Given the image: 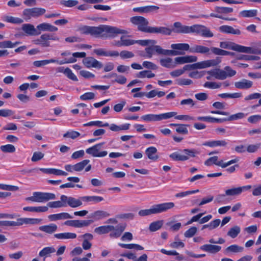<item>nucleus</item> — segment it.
Segmentation results:
<instances>
[{
	"label": "nucleus",
	"instance_id": "nucleus-48",
	"mask_svg": "<svg viewBox=\"0 0 261 261\" xmlns=\"http://www.w3.org/2000/svg\"><path fill=\"white\" fill-rule=\"evenodd\" d=\"M79 2L76 0H62L60 2V4L64 7L71 8L76 6Z\"/></svg>",
	"mask_w": 261,
	"mask_h": 261
},
{
	"label": "nucleus",
	"instance_id": "nucleus-7",
	"mask_svg": "<svg viewBox=\"0 0 261 261\" xmlns=\"http://www.w3.org/2000/svg\"><path fill=\"white\" fill-rule=\"evenodd\" d=\"M46 10L44 8L34 7L27 8L23 10L22 13V18L24 20L28 21L32 18H38L44 14Z\"/></svg>",
	"mask_w": 261,
	"mask_h": 261
},
{
	"label": "nucleus",
	"instance_id": "nucleus-11",
	"mask_svg": "<svg viewBox=\"0 0 261 261\" xmlns=\"http://www.w3.org/2000/svg\"><path fill=\"white\" fill-rule=\"evenodd\" d=\"M104 143L97 144L86 150V152L93 157H104L108 154L107 151H99Z\"/></svg>",
	"mask_w": 261,
	"mask_h": 261
},
{
	"label": "nucleus",
	"instance_id": "nucleus-19",
	"mask_svg": "<svg viewBox=\"0 0 261 261\" xmlns=\"http://www.w3.org/2000/svg\"><path fill=\"white\" fill-rule=\"evenodd\" d=\"M145 153L147 158L152 161H156L159 158V156L158 154V150L154 146H150L147 148L145 150Z\"/></svg>",
	"mask_w": 261,
	"mask_h": 261
},
{
	"label": "nucleus",
	"instance_id": "nucleus-5",
	"mask_svg": "<svg viewBox=\"0 0 261 261\" xmlns=\"http://www.w3.org/2000/svg\"><path fill=\"white\" fill-rule=\"evenodd\" d=\"M155 44H150L148 47L145 48V50L146 54V57L151 58L153 56V50H155V53L158 55H162L165 56H176L182 55V51L177 50H172L163 49L159 45H155Z\"/></svg>",
	"mask_w": 261,
	"mask_h": 261
},
{
	"label": "nucleus",
	"instance_id": "nucleus-14",
	"mask_svg": "<svg viewBox=\"0 0 261 261\" xmlns=\"http://www.w3.org/2000/svg\"><path fill=\"white\" fill-rule=\"evenodd\" d=\"M221 48L231 49L240 53H243L244 46L236 44L231 41H222L220 42Z\"/></svg>",
	"mask_w": 261,
	"mask_h": 261
},
{
	"label": "nucleus",
	"instance_id": "nucleus-28",
	"mask_svg": "<svg viewBox=\"0 0 261 261\" xmlns=\"http://www.w3.org/2000/svg\"><path fill=\"white\" fill-rule=\"evenodd\" d=\"M37 29L39 32L41 31H49V32H56L58 31V28L53 25L48 23H40L37 26Z\"/></svg>",
	"mask_w": 261,
	"mask_h": 261
},
{
	"label": "nucleus",
	"instance_id": "nucleus-27",
	"mask_svg": "<svg viewBox=\"0 0 261 261\" xmlns=\"http://www.w3.org/2000/svg\"><path fill=\"white\" fill-rule=\"evenodd\" d=\"M253 83L252 81L246 80L242 79L240 81L234 83V86L236 88L240 89H247L252 87Z\"/></svg>",
	"mask_w": 261,
	"mask_h": 261
},
{
	"label": "nucleus",
	"instance_id": "nucleus-10",
	"mask_svg": "<svg viewBox=\"0 0 261 261\" xmlns=\"http://www.w3.org/2000/svg\"><path fill=\"white\" fill-rule=\"evenodd\" d=\"M177 115L175 112H170L160 114H149L142 116L141 118L146 122L159 121L164 119H168Z\"/></svg>",
	"mask_w": 261,
	"mask_h": 261
},
{
	"label": "nucleus",
	"instance_id": "nucleus-46",
	"mask_svg": "<svg viewBox=\"0 0 261 261\" xmlns=\"http://www.w3.org/2000/svg\"><path fill=\"white\" fill-rule=\"evenodd\" d=\"M184 70L190 71L192 70H195L197 69H202L201 62L194 63L193 64H187L185 65L184 67Z\"/></svg>",
	"mask_w": 261,
	"mask_h": 261
},
{
	"label": "nucleus",
	"instance_id": "nucleus-47",
	"mask_svg": "<svg viewBox=\"0 0 261 261\" xmlns=\"http://www.w3.org/2000/svg\"><path fill=\"white\" fill-rule=\"evenodd\" d=\"M240 231V227L236 225L230 228L227 232V235L233 239L237 237Z\"/></svg>",
	"mask_w": 261,
	"mask_h": 261
},
{
	"label": "nucleus",
	"instance_id": "nucleus-21",
	"mask_svg": "<svg viewBox=\"0 0 261 261\" xmlns=\"http://www.w3.org/2000/svg\"><path fill=\"white\" fill-rule=\"evenodd\" d=\"M73 217L68 213H61L56 214H51L48 216V218L50 221H56L60 220H64L72 218Z\"/></svg>",
	"mask_w": 261,
	"mask_h": 261
},
{
	"label": "nucleus",
	"instance_id": "nucleus-32",
	"mask_svg": "<svg viewBox=\"0 0 261 261\" xmlns=\"http://www.w3.org/2000/svg\"><path fill=\"white\" fill-rule=\"evenodd\" d=\"M160 62L162 66L166 68H174L176 67V65L173 62L172 59L170 58L161 59L160 60Z\"/></svg>",
	"mask_w": 261,
	"mask_h": 261
},
{
	"label": "nucleus",
	"instance_id": "nucleus-42",
	"mask_svg": "<svg viewBox=\"0 0 261 261\" xmlns=\"http://www.w3.org/2000/svg\"><path fill=\"white\" fill-rule=\"evenodd\" d=\"M47 205V207H49L50 208H59L62 207H65L67 206L65 202L61 199L59 201L49 202Z\"/></svg>",
	"mask_w": 261,
	"mask_h": 261
},
{
	"label": "nucleus",
	"instance_id": "nucleus-24",
	"mask_svg": "<svg viewBox=\"0 0 261 261\" xmlns=\"http://www.w3.org/2000/svg\"><path fill=\"white\" fill-rule=\"evenodd\" d=\"M219 31L221 33L226 34H231L238 35L241 34V31L239 29H235L233 27L227 25L220 26L219 28Z\"/></svg>",
	"mask_w": 261,
	"mask_h": 261
},
{
	"label": "nucleus",
	"instance_id": "nucleus-57",
	"mask_svg": "<svg viewBox=\"0 0 261 261\" xmlns=\"http://www.w3.org/2000/svg\"><path fill=\"white\" fill-rule=\"evenodd\" d=\"M241 194V189L239 187L231 188L225 191L227 196H236Z\"/></svg>",
	"mask_w": 261,
	"mask_h": 261
},
{
	"label": "nucleus",
	"instance_id": "nucleus-3",
	"mask_svg": "<svg viewBox=\"0 0 261 261\" xmlns=\"http://www.w3.org/2000/svg\"><path fill=\"white\" fill-rule=\"evenodd\" d=\"M126 227L125 223H120L116 227L113 225H104L96 227L94 232L98 234H106L110 232L111 238H118L120 237Z\"/></svg>",
	"mask_w": 261,
	"mask_h": 261
},
{
	"label": "nucleus",
	"instance_id": "nucleus-56",
	"mask_svg": "<svg viewBox=\"0 0 261 261\" xmlns=\"http://www.w3.org/2000/svg\"><path fill=\"white\" fill-rule=\"evenodd\" d=\"M182 152L186 156H188V160L190 158H194L196 154H199V152L195 149H185Z\"/></svg>",
	"mask_w": 261,
	"mask_h": 261
},
{
	"label": "nucleus",
	"instance_id": "nucleus-49",
	"mask_svg": "<svg viewBox=\"0 0 261 261\" xmlns=\"http://www.w3.org/2000/svg\"><path fill=\"white\" fill-rule=\"evenodd\" d=\"M220 60H210L201 62L202 68H205L212 66H216L220 63Z\"/></svg>",
	"mask_w": 261,
	"mask_h": 261
},
{
	"label": "nucleus",
	"instance_id": "nucleus-45",
	"mask_svg": "<svg viewBox=\"0 0 261 261\" xmlns=\"http://www.w3.org/2000/svg\"><path fill=\"white\" fill-rule=\"evenodd\" d=\"M90 162L89 160H84L81 162H79L73 165L74 171L79 172L82 171L86 166H87Z\"/></svg>",
	"mask_w": 261,
	"mask_h": 261
},
{
	"label": "nucleus",
	"instance_id": "nucleus-61",
	"mask_svg": "<svg viewBox=\"0 0 261 261\" xmlns=\"http://www.w3.org/2000/svg\"><path fill=\"white\" fill-rule=\"evenodd\" d=\"M157 43L156 41L155 40H136V43H138L140 45L145 46H149L152 44H156Z\"/></svg>",
	"mask_w": 261,
	"mask_h": 261
},
{
	"label": "nucleus",
	"instance_id": "nucleus-6",
	"mask_svg": "<svg viewBox=\"0 0 261 261\" xmlns=\"http://www.w3.org/2000/svg\"><path fill=\"white\" fill-rule=\"evenodd\" d=\"M55 199L56 195L54 193L35 192L32 196L26 198L25 200L35 202H44Z\"/></svg>",
	"mask_w": 261,
	"mask_h": 261
},
{
	"label": "nucleus",
	"instance_id": "nucleus-44",
	"mask_svg": "<svg viewBox=\"0 0 261 261\" xmlns=\"http://www.w3.org/2000/svg\"><path fill=\"white\" fill-rule=\"evenodd\" d=\"M155 76V74L153 73L150 70H143L141 71L136 74V77L138 78H152Z\"/></svg>",
	"mask_w": 261,
	"mask_h": 261
},
{
	"label": "nucleus",
	"instance_id": "nucleus-38",
	"mask_svg": "<svg viewBox=\"0 0 261 261\" xmlns=\"http://www.w3.org/2000/svg\"><path fill=\"white\" fill-rule=\"evenodd\" d=\"M110 214L103 211H97L92 214V217L95 220H100L110 216Z\"/></svg>",
	"mask_w": 261,
	"mask_h": 261
},
{
	"label": "nucleus",
	"instance_id": "nucleus-50",
	"mask_svg": "<svg viewBox=\"0 0 261 261\" xmlns=\"http://www.w3.org/2000/svg\"><path fill=\"white\" fill-rule=\"evenodd\" d=\"M256 10H243L240 13V15L243 17H252L257 15Z\"/></svg>",
	"mask_w": 261,
	"mask_h": 261
},
{
	"label": "nucleus",
	"instance_id": "nucleus-39",
	"mask_svg": "<svg viewBox=\"0 0 261 261\" xmlns=\"http://www.w3.org/2000/svg\"><path fill=\"white\" fill-rule=\"evenodd\" d=\"M170 158L174 161H185L188 160V156H186L185 154H181L178 152H173L170 154Z\"/></svg>",
	"mask_w": 261,
	"mask_h": 261
},
{
	"label": "nucleus",
	"instance_id": "nucleus-26",
	"mask_svg": "<svg viewBox=\"0 0 261 261\" xmlns=\"http://www.w3.org/2000/svg\"><path fill=\"white\" fill-rule=\"evenodd\" d=\"M39 229L47 234H51L57 230L58 226L56 224L50 223L48 225L40 226Z\"/></svg>",
	"mask_w": 261,
	"mask_h": 261
},
{
	"label": "nucleus",
	"instance_id": "nucleus-40",
	"mask_svg": "<svg viewBox=\"0 0 261 261\" xmlns=\"http://www.w3.org/2000/svg\"><path fill=\"white\" fill-rule=\"evenodd\" d=\"M213 54L215 55L218 56H235L236 53L233 52H230L225 50H223L221 48H213Z\"/></svg>",
	"mask_w": 261,
	"mask_h": 261
},
{
	"label": "nucleus",
	"instance_id": "nucleus-55",
	"mask_svg": "<svg viewBox=\"0 0 261 261\" xmlns=\"http://www.w3.org/2000/svg\"><path fill=\"white\" fill-rule=\"evenodd\" d=\"M5 20L8 22L14 24H21L23 22V19L18 17H15L11 16H7L5 17Z\"/></svg>",
	"mask_w": 261,
	"mask_h": 261
},
{
	"label": "nucleus",
	"instance_id": "nucleus-25",
	"mask_svg": "<svg viewBox=\"0 0 261 261\" xmlns=\"http://www.w3.org/2000/svg\"><path fill=\"white\" fill-rule=\"evenodd\" d=\"M202 145L210 147H226L228 145V142L225 140H214L205 142Z\"/></svg>",
	"mask_w": 261,
	"mask_h": 261
},
{
	"label": "nucleus",
	"instance_id": "nucleus-37",
	"mask_svg": "<svg viewBox=\"0 0 261 261\" xmlns=\"http://www.w3.org/2000/svg\"><path fill=\"white\" fill-rule=\"evenodd\" d=\"M243 247L238 246V245H232L227 247L225 250V253H238L241 252L243 251Z\"/></svg>",
	"mask_w": 261,
	"mask_h": 261
},
{
	"label": "nucleus",
	"instance_id": "nucleus-16",
	"mask_svg": "<svg viewBox=\"0 0 261 261\" xmlns=\"http://www.w3.org/2000/svg\"><path fill=\"white\" fill-rule=\"evenodd\" d=\"M21 30L27 36H37L41 34L40 32L38 31L37 29L30 23L23 24L21 26Z\"/></svg>",
	"mask_w": 261,
	"mask_h": 261
},
{
	"label": "nucleus",
	"instance_id": "nucleus-23",
	"mask_svg": "<svg viewBox=\"0 0 261 261\" xmlns=\"http://www.w3.org/2000/svg\"><path fill=\"white\" fill-rule=\"evenodd\" d=\"M159 9V7L156 6H146L141 7H136L133 8V11L140 13H147L153 11H156Z\"/></svg>",
	"mask_w": 261,
	"mask_h": 261
},
{
	"label": "nucleus",
	"instance_id": "nucleus-41",
	"mask_svg": "<svg viewBox=\"0 0 261 261\" xmlns=\"http://www.w3.org/2000/svg\"><path fill=\"white\" fill-rule=\"evenodd\" d=\"M166 225L169 227V229L173 231H178L181 227V224L180 222H177L174 224L173 220L168 221L166 223Z\"/></svg>",
	"mask_w": 261,
	"mask_h": 261
},
{
	"label": "nucleus",
	"instance_id": "nucleus-4",
	"mask_svg": "<svg viewBox=\"0 0 261 261\" xmlns=\"http://www.w3.org/2000/svg\"><path fill=\"white\" fill-rule=\"evenodd\" d=\"M174 205V203L172 202L155 204L152 205L149 209L140 210L138 214L140 216L144 217L152 214H160L171 209Z\"/></svg>",
	"mask_w": 261,
	"mask_h": 261
},
{
	"label": "nucleus",
	"instance_id": "nucleus-63",
	"mask_svg": "<svg viewBox=\"0 0 261 261\" xmlns=\"http://www.w3.org/2000/svg\"><path fill=\"white\" fill-rule=\"evenodd\" d=\"M64 74L67 76L68 78L73 81H78L76 75L72 72V70L69 68L67 67L65 68Z\"/></svg>",
	"mask_w": 261,
	"mask_h": 261
},
{
	"label": "nucleus",
	"instance_id": "nucleus-9",
	"mask_svg": "<svg viewBox=\"0 0 261 261\" xmlns=\"http://www.w3.org/2000/svg\"><path fill=\"white\" fill-rule=\"evenodd\" d=\"M130 21L137 26L139 31L149 33L151 27L148 26L149 22L145 17L140 16H133L130 18Z\"/></svg>",
	"mask_w": 261,
	"mask_h": 261
},
{
	"label": "nucleus",
	"instance_id": "nucleus-62",
	"mask_svg": "<svg viewBox=\"0 0 261 261\" xmlns=\"http://www.w3.org/2000/svg\"><path fill=\"white\" fill-rule=\"evenodd\" d=\"M80 136V133L74 130L68 131L63 135L64 138H70L75 139Z\"/></svg>",
	"mask_w": 261,
	"mask_h": 261
},
{
	"label": "nucleus",
	"instance_id": "nucleus-64",
	"mask_svg": "<svg viewBox=\"0 0 261 261\" xmlns=\"http://www.w3.org/2000/svg\"><path fill=\"white\" fill-rule=\"evenodd\" d=\"M197 229L196 227L193 226L185 231L184 236L186 238H190L193 237L196 233Z\"/></svg>",
	"mask_w": 261,
	"mask_h": 261
},
{
	"label": "nucleus",
	"instance_id": "nucleus-13",
	"mask_svg": "<svg viewBox=\"0 0 261 261\" xmlns=\"http://www.w3.org/2000/svg\"><path fill=\"white\" fill-rule=\"evenodd\" d=\"M213 48H217V47H211V48H209L201 45H195L191 47L190 53L210 55L211 54V51L213 54Z\"/></svg>",
	"mask_w": 261,
	"mask_h": 261
},
{
	"label": "nucleus",
	"instance_id": "nucleus-12",
	"mask_svg": "<svg viewBox=\"0 0 261 261\" xmlns=\"http://www.w3.org/2000/svg\"><path fill=\"white\" fill-rule=\"evenodd\" d=\"M60 199L65 202L67 205L71 207H77L82 205V199H81V197L79 199H76L73 197L62 195L60 197Z\"/></svg>",
	"mask_w": 261,
	"mask_h": 261
},
{
	"label": "nucleus",
	"instance_id": "nucleus-33",
	"mask_svg": "<svg viewBox=\"0 0 261 261\" xmlns=\"http://www.w3.org/2000/svg\"><path fill=\"white\" fill-rule=\"evenodd\" d=\"M20 225H22L23 224H39L42 219L37 218H19L18 219Z\"/></svg>",
	"mask_w": 261,
	"mask_h": 261
},
{
	"label": "nucleus",
	"instance_id": "nucleus-29",
	"mask_svg": "<svg viewBox=\"0 0 261 261\" xmlns=\"http://www.w3.org/2000/svg\"><path fill=\"white\" fill-rule=\"evenodd\" d=\"M54 237L59 240L74 239L76 238V234L72 232H63L55 234Z\"/></svg>",
	"mask_w": 261,
	"mask_h": 261
},
{
	"label": "nucleus",
	"instance_id": "nucleus-18",
	"mask_svg": "<svg viewBox=\"0 0 261 261\" xmlns=\"http://www.w3.org/2000/svg\"><path fill=\"white\" fill-rule=\"evenodd\" d=\"M207 73L217 80H224L227 78L226 72L224 70L215 69L208 71Z\"/></svg>",
	"mask_w": 261,
	"mask_h": 261
},
{
	"label": "nucleus",
	"instance_id": "nucleus-59",
	"mask_svg": "<svg viewBox=\"0 0 261 261\" xmlns=\"http://www.w3.org/2000/svg\"><path fill=\"white\" fill-rule=\"evenodd\" d=\"M0 148L3 152L9 153H13L15 152L16 150L15 146L12 144L2 145L1 146Z\"/></svg>",
	"mask_w": 261,
	"mask_h": 261
},
{
	"label": "nucleus",
	"instance_id": "nucleus-58",
	"mask_svg": "<svg viewBox=\"0 0 261 261\" xmlns=\"http://www.w3.org/2000/svg\"><path fill=\"white\" fill-rule=\"evenodd\" d=\"M243 53L261 55V49L244 46Z\"/></svg>",
	"mask_w": 261,
	"mask_h": 261
},
{
	"label": "nucleus",
	"instance_id": "nucleus-2",
	"mask_svg": "<svg viewBox=\"0 0 261 261\" xmlns=\"http://www.w3.org/2000/svg\"><path fill=\"white\" fill-rule=\"evenodd\" d=\"M173 26L175 29L174 32L176 33H195L204 38H212L214 35L210 28L201 24H194L192 26H187L182 25L179 22H175L174 23Z\"/></svg>",
	"mask_w": 261,
	"mask_h": 261
},
{
	"label": "nucleus",
	"instance_id": "nucleus-52",
	"mask_svg": "<svg viewBox=\"0 0 261 261\" xmlns=\"http://www.w3.org/2000/svg\"><path fill=\"white\" fill-rule=\"evenodd\" d=\"M81 199L87 202L93 201L94 202H99L103 200V198L102 197L96 196H83L81 197Z\"/></svg>",
	"mask_w": 261,
	"mask_h": 261
},
{
	"label": "nucleus",
	"instance_id": "nucleus-17",
	"mask_svg": "<svg viewBox=\"0 0 261 261\" xmlns=\"http://www.w3.org/2000/svg\"><path fill=\"white\" fill-rule=\"evenodd\" d=\"M93 52L97 56L116 57L119 56V52L116 50H106L103 48L95 49Z\"/></svg>",
	"mask_w": 261,
	"mask_h": 261
},
{
	"label": "nucleus",
	"instance_id": "nucleus-20",
	"mask_svg": "<svg viewBox=\"0 0 261 261\" xmlns=\"http://www.w3.org/2000/svg\"><path fill=\"white\" fill-rule=\"evenodd\" d=\"M200 249L208 253L215 254L221 250V247L213 244H204L200 246Z\"/></svg>",
	"mask_w": 261,
	"mask_h": 261
},
{
	"label": "nucleus",
	"instance_id": "nucleus-8",
	"mask_svg": "<svg viewBox=\"0 0 261 261\" xmlns=\"http://www.w3.org/2000/svg\"><path fill=\"white\" fill-rule=\"evenodd\" d=\"M50 40L59 41V38L51 34L44 33L42 34L39 38L33 40V42L36 44L41 46L43 47H48L50 46Z\"/></svg>",
	"mask_w": 261,
	"mask_h": 261
},
{
	"label": "nucleus",
	"instance_id": "nucleus-36",
	"mask_svg": "<svg viewBox=\"0 0 261 261\" xmlns=\"http://www.w3.org/2000/svg\"><path fill=\"white\" fill-rule=\"evenodd\" d=\"M130 124L128 123L124 124L120 126L115 124H111L110 129L113 132H119L121 130H128L129 128Z\"/></svg>",
	"mask_w": 261,
	"mask_h": 261
},
{
	"label": "nucleus",
	"instance_id": "nucleus-31",
	"mask_svg": "<svg viewBox=\"0 0 261 261\" xmlns=\"http://www.w3.org/2000/svg\"><path fill=\"white\" fill-rule=\"evenodd\" d=\"M56 251V249L53 246L46 247L39 252V255L45 259L46 257L49 256L50 254L55 253Z\"/></svg>",
	"mask_w": 261,
	"mask_h": 261
},
{
	"label": "nucleus",
	"instance_id": "nucleus-43",
	"mask_svg": "<svg viewBox=\"0 0 261 261\" xmlns=\"http://www.w3.org/2000/svg\"><path fill=\"white\" fill-rule=\"evenodd\" d=\"M57 62H58V60L51 59H49V60L36 61L33 62V65L37 67H39L44 66L49 63H57Z\"/></svg>",
	"mask_w": 261,
	"mask_h": 261
},
{
	"label": "nucleus",
	"instance_id": "nucleus-1",
	"mask_svg": "<svg viewBox=\"0 0 261 261\" xmlns=\"http://www.w3.org/2000/svg\"><path fill=\"white\" fill-rule=\"evenodd\" d=\"M82 34L90 35L97 38H115L118 34H126L125 30L117 27L101 24L98 27L83 25L79 28Z\"/></svg>",
	"mask_w": 261,
	"mask_h": 261
},
{
	"label": "nucleus",
	"instance_id": "nucleus-60",
	"mask_svg": "<svg viewBox=\"0 0 261 261\" xmlns=\"http://www.w3.org/2000/svg\"><path fill=\"white\" fill-rule=\"evenodd\" d=\"M1 226H20L18 219L17 221H0Z\"/></svg>",
	"mask_w": 261,
	"mask_h": 261
},
{
	"label": "nucleus",
	"instance_id": "nucleus-22",
	"mask_svg": "<svg viewBox=\"0 0 261 261\" xmlns=\"http://www.w3.org/2000/svg\"><path fill=\"white\" fill-rule=\"evenodd\" d=\"M172 33V30L168 28L164 27H150L149 33L161 34L165 35H170Z\"/></svg>",
	"mask_w": 261,
	"mask_h": 261
},
{
	"label": "nucleus",
	"instance_id": "nucleus-34",
	"mask_svg": "<svg viewBox=\"0 0 261 261\" xmlns=\"http://www.w3.org/2000/svg\"><path fill=\"white\" fill-rule=\"evenodd\" d=\"M218 157L217 156H214L211 157L205 161L204 164L206 166H211L213 164H214L222 168L223 160L218 161Z\"/></svg>",
	"mask_w": 261,
	"mask_h": 261
},
{
	"label": "nucleus",
	"instance_id": "nucleus-30",
	"mask_svg": "<svg viewBox=\"0 0 261 261\" xmlns=\"http://www.w3.org/2000/svg\"><path fill=\"white\" fill-rule=\"evenodd\" d=\"M23 211H28L31 212H36V213H41V212H47L48 210V208L46 206H26L23 208Z\"/></svg>",
	"mask_w": 261,
	"mask_h": 261
},
{
	"label": "nucleus",
	"instance_id": "nucleus-15",
	"mask_svg": "<svg viewBox=\"0 0 261 261\" xmlns=\"http://www.w3.org/2000/svg\"><path fill=\"white\" fill-rule=\"evenodd\" d=\"M83 63L87 68L93 67L100 69L103 66L101 62L91 57L85 58L83 60Z\"/></svg>",
	"mask_w": 261,
	"mask_h": 261
},
{
	"label": "nucleus",
	"instance_id": "nucleus-35",
	"mask_svg": "<svg viewBox=\"0 0 261 261\" xmlns=\"http://www.w3.org/2000/svg\"><path fill=\"white\" fill-rule=\"evenodd\" d=\"M172 49L175 50H179L181 51H187L189 50L190 52L191 47L190 45L187 43H177L172 44L171 45Z\"/></svg>",
	"mask_w": 261,
	"mask_h": 261
},
{
	"label": "nucleus",
	"instance_id": "nucleus-54",
	"mask_svg": "<svg viewBox=\"0 0 261 261\" xmlns=\"http://www.w3.org/2000/svg\"><path fill=\"white\" fill-rule=\"evenodd\" d=\"M215 11L219 14H228L233 12V9L229 7H215Z\"/></svg>",
	"mask_w": 261,
	"mask_h": 261
},
{
	"label": "nucleus",
	"instance_id": "nucleus-53",
	"mask_svg": "<svg viewBox=\"0 0 261 261\" xmlns=\"http://www.w3.org/2000/svg\"><path fill=\"white\" fill-rule=\"evenodd\" d=\"M163 224V221H156L150 223L149 225V230L150 231H155L160 229Z\"/></svg>",
	"mask_w": 261,
	"mask_h": 261
},
{
	"label": "nucleus",
	"instance_id": "nucleus-51",
	"mask_svg": "<svg viewBox=\"0 0 261 261\" xmlns=\"http://www.w3.org/2000/svg\"><path fill=\"white\" fill-rule=\"evenodd\" d=\"M237 59L240 60H254L258 61L260 59V57L256 56H249L245 55H239L237 56Z\"/></svg>",
	"mask_w": 261,
	"mask_h": 261
}]
</instances>
